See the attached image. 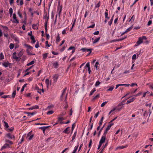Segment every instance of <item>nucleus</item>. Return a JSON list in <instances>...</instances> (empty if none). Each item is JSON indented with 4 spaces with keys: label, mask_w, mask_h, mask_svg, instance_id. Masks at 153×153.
Returning <instances> with one entry per match:
<instances>
[{
    "label": "nucleus",
    "mask_w": 153,
    "mask_h": 153,
    "mask_svg": "<svg viewBox=\"0 0 153 153\" xmlns=\"http://www.w3.org/2000/svg\"><path fill=\"white\" fill-rule=\"evenodd\" d=\"M100 83V82L99 81L95 83V86L96 87H97Z\"/></svg>",
    "instance_id": "nucleus-51"
},
{
    "label": "nucleus",
    "mask_w": 153,
    "mask_h": 153,
    "mask_svg": "<svg viewBox=\"0 0 153 153\" xmlns=\"http://www.w3.org/2000/svg\"><path fill=\"white\" fill-rule=\"evenodd\" d=\"M49 80L48 79H47L45 80V83L47 85V88H48L49 87Z\"/></svg>",
    "instance_id": "nucleus-20"
},
{
    "label": "nucleus",
    "mask_w": 153,
    "mask_h": 153,
    "mask_svg": "<svg viewBox=\"0 0 153 153\" xmlns=\"http://www.w3.org/2000/svg\"><path fill=\"white\" fill-rule=\"evenodd\" d=\"M39 108V107L37 105H36L28 108V109L29 110H31L34 109H38Z\"/></svg>",
    "instance_id": "nucleus-11"
},
{
    "label": "nucleus",
    "mask_w": 153,
    "mask_h": 153,
    "mask_svg": "<svg viewBox=\"0 0 153 153\" xmlns=\"http://www.w3.org/2000/svg\"><path fill=\"white\" fill-rule=\"evenodd\" d=\"M122 107H120V108H117V107L114 108L112 110H111L110 111L109 113L108 114L110 115L111 113H112V112H113V111H114L116 110H118L119 111L121 109H122Z\"/></svg>",
    "instance_id": "nucleus-7"
},
{
    "label": "nucleus",
    "mask_w": 153,
    "mask_h": 153,
    "mask_svg": "<svg viewBox=\"0 0 153 153\" xmlns=\"http://www.w3.org/2000/svg\"><path fill=\"white\" fill-rule=\"evenodd\" d=\"M136 57L137 56L136 55L134 54L132 56V59L133 60L136 59Z\"/></svg>",
    "instance_id": "nucleus-62"
},
{
    "label": "nucleus",
    "mask_w": 153,
    "mask_h": 153,
    "mask_svg": "<svg viewBox=\"0 0 153 153\" xmlns=\"http://www.w3.org/2000/svg\"><path fill=\"white\" fill-rule=\"evenodd\" d=\"M59 77V75L58 74H55L53 75V78L54 83H55L57 81Z\"/></svg>",
    "instance_id": "nucleus-3"
},
{
    "label": "nucleus",
    "mask_w": 153,
    "mask_h": 153,
    "mask_svg": "<svg viewBox=\"0 0 153 153\" xmlns=\"http://www.w3.org/2000/svg\"><path fill=\"white\" fill-rule=\"evenodd\" d=\"M60 40V37L59 36V34L57 35L56 39V41L57 43H58Z\"/></svg>",
    "instance_id": "nucleus-17"
},
{
    "label": "nucleus",
    "mask_w": 153,
    "mask_h": 153,
    "mask_svg": "<svg viewBox=\"0 0 153 153\" xmlns=\"http://www.w3.org/2000/svg\"><path fill=\"white\" fill-rule=\"evenodd\" d=\"M4 59V56L3 53L1 52L0 54V59L2 60Z\"/></svg>",
    "instance_id": "nucleus-27"
},
{
    "label": "nucleus",
    "mask_w": 153,
    "mask_h": 153,
    "mask_svg": "<svg viewBox=\"0 0 153 153\" xmlns=\"http://www.w3.org/2000/svg\"><path fill=\"white\" fill-rule=\"evenodd\" d=\"M9 62H4L2 63V65L5 67H8L9 64Z\"/></svg>",
    "instance_id": "nucleus-21"
},
{
    "label": "nucleus",
    "mask_w": 153,
    "mask_h": 153,
    "mask_svg": "<svg viewBox=\"0 0 153 153\" xmlns=\"http://www.w3.org/2000/svg\"><path fill=\"white\" fill-rule=\"evenodd\" d=\"M100 95L99 94H97L96 96H93V98L92 99V101H94L96 99L99 98L100 97Z\"/></svg>",
    "instance_id": "nucleus-18"
},
{
    "label": "nucleus",
    "mask_w": 153,
    "mask_h": 153,
    "mask_svg": "<svg viewBox=\"0 0 153 153\" xmlns=\"http://www.w3.org/2000/svg\"><path fill=\"white\" fill-rule=\"evenodd\" d=\"M76 132L75 131L74 132V133L72 137V138L71 141H73V140L75 139L76 137Z\"/></svg>",
    "instance_id": "nucleus-32"
},
{
    "label": "nucleus",
    "mask_w": 153,
    "mask_h": 153,
    "mask_svg": "<svg viewBox=\"0 0 153 153\" xmlns=\"http://www.w3.org/2000/svg\"><path fill=\"white\" fill-rule=\"evenodd\" d=\"M14 47V45L13 43H10L9 45V48L10 49H13Z\"/></svg>",
    "instance_id": "nucleus-35"
},
{
    "label": "nucleus",
    "mask_w": 153,
    "mask_h": 153,
    "mask_svg": "<svg viewBox=\"0 0 153 153\" xmlns=\"http://www.w3.org/2000/svg\"><path fill=\"white\" fill-rule=\"evenodd\" d=\"M76 19H74V21H73V23L72 24V28H73V27L74 26L75 23L76 22Z\"/></svg>",
    "instance_id": "nucleus-58"
},
{
    "label": "nucleus",
    "mask_w": 153,
    "mask_h": 153,
    "mask_svg": "<svg viewBox=\"0 0 153 153\" xmlns=\"http://www.w3.org/2000/svg\"><path fill=\"white\" fill-rule=\"evenodd\" d=\"M75 126V123H74L72 125V128H71V129H72L71 133H72L74 129Z\"/></svg>",
    "instance_id": "nucleus-47"
},
{
    "label": "nucleus",
    "mask_w": 153,
    "mask_h": 153,
    "mask_svg": "<svg viewBox=\"0 0 153 153\" xmlns=\"http://www.w3.org/2000/svg\"><path fill=\"white\" fill-rule=\"evenodd\" d=\"M9 144L7 143L5 144L4 145L1 147V150H2L3 149H5L7 147H9Z\"/></svg>",
    "instance_id": "nucleus-14"
},
{
    "label": "nucleus",
    "mask_w": 153,
    "mask_h": 153,
    "mask_svg": "<svg viewBox=\"0 0 153 153\" xmlns=\"http://www.w3.org/2000/svg\"><path fill=\"white\" fill-rule=\"evenodd\" d=\"M120 85V86H124L126 87H128L130 85L129 84H121Z\"/></svg>",
    "instance_id": "nucleus-42"
},
{
    "label": "nucleus",
    "mask_w": 153,
    "mask_h": 153,
    "mask_svg": "<svg viewBox=\"0 0 153 153\" xmlns=\"http://www.w3.org/2000/svg\"><path fill=\"white\" fill-rule=\"evenodd\" d=\"M6 136L9 138L11 139H14L15 138V137L14 135H12L10 133H7V134H6Z\"/></svg>",
    "instance_id": "nucleus-6"
},
{
    "label": "nucleus",
    "mask_w": 153,
    "mask_h": 153,
    "mask_svg": "<svg viewBox=\"0 0 153 153\" xmlns=\"http://www.w3.org/2000/svg\"><path fill=\"white\" fill-rule=\"evenodd\" d=\"M34 62H35L34 61H32L31 62L28 63L26 65L27 66H29L33 64L34 63Z\"/></svg>",
    "instance_id": "nucleus-25"
},
{
    "label": "nucleus",
    "mask_w": 153,
    "mask_h": 153,
    "mask_svg": "<svg viewBox=\"0 0 153 153\" xmlns=\"http://www.w3.org/2000/svg\"><path fill=\"white\" fill-rule=\"evenodd\" d=\"M16 94V90L13 91L12 94V97L14 98L15 97Z\"/></svg>",
    "instance_id": "nucleus-34"
},
{
    "label": "nucleus",
    "mask_w": 153,
    "mask_h": 153,
    "mask_svg": "<svg viewBox=\"0 0 153 153\" xmlns=\"http://www.w3.org/2000/svg\"><path fill=\"white\" fill-rule=\"evenodd\" d=\"M13 130H14L13 127H11V128H8L7 130V131H13Z\"/></svg>",
    "instance_id": "nucleus-57"
},
{
    "label": "nucleus",
    "mask_w": 153,
    "mask_h": 153,
    "mask_svg": "<svg viewBox=\"0 0 153 153\" xmlns=\"http://www.w3.org/2000/svg\"><path fill=\"white\" fill-rule=\"evenodd\" d=\"M134 15H133L131 17V19L129 21H131V22H134Z\"/></svg>",
    "instance_id": "nucleus-50"
},
{
    "label": "nucleus",
    "mask_w": 153,
    "mask_h": 153,
    "mask_svg": "<svg viewBox=\"0 0 153 153\" xmlns=\"http://www.w3.org/2000/svg\"><path fill=\"white\" fill-rule=\"evenodd\" d=\"M58 120L59 121H60V123L61 124H62L64 123L63 122H62V121L64 120H65V118L64 117H59L58 118Z\"/></svg>",
    "instance_id": "nucleus-13"
},
{
    "label": "nucleus",
    "mask_w": 153,
    "mask_h": 153,
    "mask_svg": "<svg viewBox=\"0 0 153 153\" xmlns=\"http://www.w3.org/2000/svg\"><path fill=\"white\" fill-rule=\"evenodd\" d=\"M25 46L27 48H28L29 49H30L31 50L33 49V47L32 46H31L29 45L28 44H25Z\"/></svg>",
    "instance_id": "nucleus-37"
},
{
    "label": "nucleus",
    "mask_w": 153,
    "mask_h": 153,
    "mask_svg": "<svg viewBox=\"0 0 153 153\" xmlns=\"http://www.w3.org/2000/svg\"><path fill=\"white\" fill-rule=\"evenodd\" d=\"M142 92H140L139 93H138L137 94L134 95V96H135V97H136L137 96H139V95H141L142 94Z\"/></svg>",
    "instance_id": "nucleus-60"
},
{
    "label": "nucleus",
    "mask_w": 153,
    "mask_h": 153,
    "mask_svg": "<svg viewBox=\"0 0 153 153\" xmlns=\"http://www.w3.org/2000/svg\"><path fill=\"white\" fill-rule=\"evenodd\" d=\"M105 139L106 136H102L100 142L102 143H103L105 142Z\"/></svg>",
    "instance_id": "nucleus-8"
},
{
    "label": "nucleus",
    "mask_w": 153,
    "mask_h": 153,
    "mask_svg": "<svg viewBox=\"0 0 153 153\" xmlns=\"http://www.w3.org/2000/svg\"><path fill=\"white\" fill-rule=\"evenodd\" d=\"M39 129H41L42 130L43 133L45 134V128H44V127H41L39 128Z\"/></svg>",
    "instance_id": "nucleus-46"
},
{
    "label": "nucleus",
    "mask_w": 153,
    "mask_h": 153,
    "mask_svg": "<svg viewBox=\"0 0 153 153\" xmlns=\"http://www.w3.org/2000/svg\"><path fill=\"white\" fill-rule=\"evenodd\" d=\"M18 14L20 18L22 19V14L21 13H20L19 10L18 12Z\"/></svg>",
    "instance_id": "nucleus-39"
},
{
    "label": "nucleus",
    "mask_w": 153,
    "mask_h": 153,
    "mask_svg": "<svg viewBox=\"0 0 153 153\" xmlns=\"http://www.w3.org/2000/svg\"><path fill=\"white\" fill-rule=\"evenodd\" d=\"M13 9L11 7L9 9V13L10 15H12L13 13Z\"/></svg>",
    "instance_id": "nucleus-40"
},
{
    "label": "nucleus",
    "mask_w": 153,
    "mask_h": 153,
    "mask_svg": "<svg viewBox=\"0 0 153 153\" xmlns=\"http://www.w3.org/2000/svg\"><path fill=\"white\" fill-rule=\"evenodd\" d=\"M4 127L6 128H8L9 127V126L8 124L6 122L4 121Z\"/></svg>",
    "instance_id": "nucleus-30"
},
{
    "label": "nucleus",
    "mask_w": 153,
    "mask_h": 153,
    "mask_svg": "<svg viewBox=\"0 0 153 153\" xmlns=\"http://www.w3.org/2000/svg\"><path fill=\"white\" fill-rule=\"evenodd\" d=\"M108 131V130H107L105 129L104 131V132L103 134V136H106V134H107Z\"/></svg>",
    "instance_id": "nucleus-59"
},
{
    "label": "nucleus",
    "mask_w": 153,
    "mask_h": 153,
    "mask_svg": "<svg viewBox=\"0 0 153 153\" xmlns=\"http://www.w3.org/2000/svg\"><path fill=\"white\" fill-rule=\"evenodd\" d=\"M33 136L34 135L33 134H32L30 136H29L28 138H27V139L28 140H30L32 139Z\"/></svg>",
    "instance_id": "nucleus-38"
},
{
    "label": "nucleus",
    "mask_w": 153,
    "mask_h": 153,
    "mask_svg": "<svg viewBox=\"0 0 153 153\" xmlns=\"http://www.w3.org/2000/svg\"><path fill=\"white\" fill-rule=\"evenodd\" d=\"M13 23H16L18 24L19 23V21L17 19H14L13 21Z\"/></svg>",
    "instance_id": "nucleus-41"
},
{
    "label": "nucleus",
    "mask_w": 153,
    "mask_h": 153,
    "mask_svg": "<svg viewBox=\"0 0 153 153\" xmlns=\"http://www.w3.org/2000/svg\"><path fill=\"white\" fill-rule=\"evenodd\" d=\"M104 118V116H102V117H101L100 120L99 122V125H100V126H101V125L102 124Z\"/></svg>",
    "instance_id": "nucleus-22"
},
{
    "label": "nucleus",
    "mask_w": 153,
    "mask_h": 153,
    "mask_svg": "<svg viewBox=\"0 0 153 153\" xmlns=\"http://www.w3.org/2000/svg\"><path fill=\"white\" fill-rule=\"evenodd\" d=\"M32 28L34 29H37L38 28V26L37 24H33L32 25Z\"/></svg>",
    "instance_id": "nucleus-26"
},
{
    "label": "nucleus",
    "mask_w": 153,
    "mask_h": 153,
    "mask_svg": "<svg viewBox=\"0 0 153 153\" xmlns=\"http://www.w3.org/2000/svg\"><path fill=\"white\" fill-rule=\"evenodd\" d=\"M69 130V127H68L65 128V129L64 131H63V133H65L66 134H69V132L68 131Z\"/></svg>",
    "instance_id": "nucleus-16"
},
{
    "label": "nucleus",
    "mask_w": 153,
    "mask_h": 153,
    "mask_svg": "<svg viewBox=\"0 0 153 153\" xmlns=\"http://www.w3.org/2000/svg\"><path fill=\"white\" fill-rule=\"evenodd\" d=\"M108 102V101H105L102 103L101 105V107H103L105 104H106Z\"/></svg>",
    "instance_id": "nucleus-52"
},
{
    "label": "nucleus",
    "mask_w": 153,
    "mask_h": 153,
    "mask_svg": "<svg viewBox=\"0 0 153 153\" xmlns=\"http://www.w3.org/2000/svg\"><path fill=\"white\" fill-rule=\"evenodd\" d=\"M74 49H75V47H73V46H71L69 48L68 50H73Z\"/></svg>",
    "instance_id": "nucleus-56"
},
{
    "label": "nucleus",
    "mask_w": 153,
    "mask_h": 153,
    "mask_svg": "<svg viewBox=\"0 0 153 153\" xmlns=\"http://www.w3.org/2000/svg\"><path fill=\"white\" fill-rule=\"evenodd\" d=\"M54 105H51L49 106H48L47 107V109H50L51 108L53 107Z\"/></svg>",
    "instance_id": "nucleus-53"
},
{
    "label": "nucleus",
    "mask_w": 153,
    "mask_h": 153,
    "mask_svg": "<svg viewBox=\"0 0 153 153\" xmlns=\"http://www.w3.org/2000/svg\"><path fill=\"white\" fill-rule=\"evenodd\" d=\"M53 112H54L53 111L51 110L48 111L47 112V114H52L53 113Z\"/></svg>",
    "instance_id": "nucleus-49"
},
{
    "label": "nucleus",
    "mask_w": 153,
    "mask_h": 153,
    "mask_svg": "<svg viewBox=\"0 0 153 153\" xmlns=\"http://www.w3.org/2000/svg\"><path fill=\"white\" fill-rule=\"evenodd\" d=\"M100 39V37H99L96 39L94 41H93V43L94 44H95L97 42H98Z\"/></svg>",
    "instance_id": "nucleus-19"
},
{
    "label": "nucleus",
    "mask_w": 153,
    "mask_h": 153,
    "mask_svg": "<svg viewBox=\"0 0 153 153\" xmlns=\"http://www.w3.org/2000/svg\"><path fill=\"white\" fill-rule=\"evenodd\" d=\"M105 125V124L102 127V128L100 129V131H99V132H98V136H99L100 135L101 133V132L102 131V130L104 128Z\"/></svg>",
    "instance_id": "nucleus-29"
},
{
    "label": "nucleus",
    "mask_w": 153,
    "mask_h": 153,
    "mask_svg": "<svg viewBox=\"0 0 153 153\" xmlns=\"http://www.w3.org/2000/svg\"><path fill=\"white\" fill-rule=\"evenodd\" d=\"M108 142H107L105 144V145H103L102 146V149H103V150H104V149L105 148V147L107 146L108 145Z\"/></svg>",
    "instance_id": "nucleus-48"
},
{
    "label": "nucleus",
    "mask_w": 153,
    "mask_h": 153,
    "mask_svg": "<svg viewBox=\"0 0 153 153\" xmlns=\"http://www.w3.org/2000/svg\"><path fill=\"white\" fill-rule=\"evenodd\" d=\"M126 36L124 38H122V39H114L112 41V42H115L116 41H122L124 39L126 38Z\"/></svg>",
    "instance_id": "nucleus-12"
},
{
    "label": "nucleus",
    "mask_w": 153,
    "mask_h": 153,
    "mask_svg": "<svg viewBox=\"0 0 153 153\" xmlns=\"http://www.w3.org/2000/svg\"><path fill=\"white\" fill-rule=\"evenodd\" d=\"M67 89V88H65L63 90V92L62 93V94H61V97H60V100L61 101H62L63 100V99L62 98L63 95H64L66 90Z\"/></svg>",
    "instance_id": "nucleus-10"
},
{
    "label": "nucleus",
    "mask_w": 153,
    "mask_h": 153,
    "mask_svg": "<svg viewBox=\"0 0 153 153\" xmlns=\"http://www.w3.org/2000/svg\"><path fill=\"white\" fill-rule=\"evenodd\" d=\"M47 20L45 22V29L46 31H47Z\"/></svg>",
    "instance_id": "nucleus-55"
},
{
    "label": "nucleus",
    "mask_w": 153,
    "mask_h": 153,
    "mask_svg": "<svg viewBox=\"0 0 153 153\" xmlns=\"http://www.w3.org/2000/svg\"><path fill=\"white\" fill-rule=\"evenodd\" d=\"M135 68H130L126 70L123 73V74H131L135 71Z\"/></svg>",
    "instance_id": "nucleus-2"
},
{
    "label": "nucleus",
    "mask_w": 153,
    "mask_h": 153,
    "mask_svg": "<svg viewBox=\"0 0 153 153\" xmlns=\"http://www.w3.org/2000/svg\"><path fill=\"white\" fill-rule=\"evenodd\" d=\"M14 40L15 42H16L17 43H19V39L18 37H15L14 38Z\"/></svg>",
    "instance_id": "nucleus-43"
},
{
    "label": "nucleus",
    "mask_w": 153,
    "mask_h": 153,
    "mask_svg": "<svg viewBox=\"0 0 153 153\" xmlns=\"http://www.w3.org/2000/svg\"><path fill=\"white\" fill-rule=\"evenodd\" d=\"M48 54L47 53H45L43 54V58L44 59H46L47 57Z\"/></svg>",
    "instance_id": "nucleus-64"
},
{
    "label": "nucleus",
    "mask_w": 153,
    "mask_h": 153,
    "mask_svg": "<svg viewBox=\"0 0 153 153\" xmlns=\"http://www.w3.org/2000/svg\"><path fill=\"white\" fill-rule=\"evenodd\" d=\"M81 50L83 52H85V51H90L89 54L91 53V52L92 49H88L86 48H82L81 49Z\"/></svg>",
    "instance_id": "nucleus-4"
},
{
    "label": "nucleus",
    "mask_w": 153,
    "mask_h": 153,
    "mask_svg": "<svg viewBox=\"0 0 153 153\" xmlns=\"http://www.w3.org/2000/svg\"><path fill=\"white\" fill-rule=\"evenodd\" d=\"M92 143V140L91 139H90V140L89 143L88 145V147L89 148H91V145Z\"/></svg>",
    "instance_id": "nucleus-54"
},
{
    "label": "nucleus",
    "mask_w": 153,
    "mask_h": 153,
    "mask_svg": "<svg viewBox=\"0 0 153 153\" xmlns=\"http://www.w3.org/2000/svg\"><path fill=\"white\" fill-rule=\"evenodd\" d=\"M152 23V21L149 20L148 22L147 25L148 26H150Z\"/></svg>",
    "instance_id": "nucleus-63"
},
{
    "label": "nucleus",
    "mask_w": 153,
    "mask_h": 153,
    "mask_svg": "<svg viewBox=\"0 0 153 153\" xmlns=\"http://www.w3.org/2000/svg\"><path fill=\"white\" fill-rule=\"evenodd\" d=\"M147 38L146 36H143L142 37H140L138 38V41L137 42L135 46H137L143 42V40H146Z\"/></svg>",
    "instance_id": "nucleus-1"
},
{
    "label": "nucleus",
    "mask_w": 153,
    "mask_h": 153,
    "mask_svg": "<svg viewBox=\"0 0 153 153\" xmlns=\"http://www.w3.org/2000/svg\"><path fill=\"white\" fill-rule=\"evenodd\" d=\"M108 16V10L107 9L105 10V19H109V17Z\"/></svg>",
    "instance_id": "nucleus-15"
},
{
    "label": "nucleus",
    "mask_w": 153,
    "mask_h": 153,
    "mask_svg": "<svg viewBox=\"0 0 153 153\" xmlns=\"http://www.w3.org/2000/svg\"><path fill=\"white\" fill-rule=\"evenodd\" d=\"M132 28V27H131L127 29L125 31L126 32V33H127V32L130 31L131 30Z\"/></svg>",
    "instance_id": "nucleus-36"
},
{
    "label": "nucleus",
    "mask_w": 153,
    "mask_h": 153,
    "mask_svg": "<svg viewBox=\"0 0 153 153\" xmlns=\"http://www.w3.org/2000/svg\"><path fill=\"white\" fill-rule=\"evenodd\" d=\"M109 88L107 90V91H112L113 90V89L114 88V87L113 85H112L111 87H109Z\"/></svg>",
    "instance_id": "nucleus-28"
},
{
    "label": "nucleus",
    "mask_w": 153,
    "mask_h": 153,
    "mask_svg": "<svg viewBox=\"0 0 153 153\" xmlns=\"http://www.w3.org/2000/svg\"><path fill=\"white\" fill-rule=\"evenodd\" d=\"M135 98L134 97H132L131 99H130L129 100H127V102H126V104H128L131 102H133L135 100Z\"/></svg>",
    "instance_id": "nucleus-9"
},
{
    "label": "nucleus",
    "mask_w": 153,
    "mask_h": 153,
    "mask_svg": "<svg viewBox=\"0 0 153 153\" xmlns=\"http://www.w3.org/2000/svg\"><path fill=\"white\" fill-rule=\"evenodd\" d=\"M95 91H96V89H95V88H94L93 90H92V91H91L90 92V93L89 94V96H90L92 95L93 94V93Z\"/></svg>",
    "instance_id": "nucleus-33"
},
{
    "label": "nucleus",
    "mask_w": 153,
    "mask_h": 153,
    "mask_svg": "<svg viewBox=\"0 0 153 153\" xmlns=\"http://www.w3.org/2000/svg\"><path fill=\"white\" fill-rule=\"evenodd\" d=\"M124 101H122V102H120L118 105H117V108H119V107H120V106H122L123 105H124Z\"/></svg>",
    "instance_id": "nucleus-24"
},
{
    "label": "nucleus",
    "mask_w": 153,
    "mask_h": 153,
    "mask_svg": "<svg viewBox=\"0 0 153 153\" xmlns=\"http://www.w3.org/2000/svg\"><path fill=\"white\" fill-rule=\"evenodd\" d=\"M53 66L54 67H56L58 66V62H55L53 63Z\"/></svg>",
    "instance_id": "nucleus-31"
},
{
    "label": "nucleus",
    "mask_w": 153,
    "mask_h": 153,
    "mask_svg": "<svg viewBox=\"0 0 153 153\" xmlns=\"http://www.w3.org/2000/svg\"><path fill=\"white\" fill-rule=\"evenodd\" d=\"M113 125H114V123H111L107 127L106 129L108 131L110 129V128L111 127V126H113Z\"/></svg>",
    "instance_id": "nucleus-23"
},
{
    "label": "nucleus",
    "mask_w": 153,
    "mask_h": 153,
    "mask_svg": "<svg viewBox=\"0 0 153 153\" xmlns=\"http://www.w3.org/2000/svg\"><path fill=\"white\" fill-rule=\"evenodd\" d=\"M16 3L18 5L22 6L23 4V0H16Z\"/></svg>",
    "instance_id": "nucleus-5"
},
{
    "label": "nucleus",
    "mask_w": 153,
    "mask_h": 153,
    "mask_svg": "<svg viewBox=\"0 0 153 153\" xmlns=\"http://www.w3.org/2000/svg\"><path fill=\"white\" fill-rule=\"evenodd\" d=\"M62 6H61L60 7H58V10H57V11H62Z\"/></svg>",
    "instance_id": "nucleus-45"
},
{
    "label": "nucleus",
    "mask_w": 153,
    "mask_h": 153,
    "mask_svg": "<svg viewBox=\"0 0 153 153\" xmlns=\"http://www.w3.org/2000/svg\"><path fill=\"white\" fill-rule=\"evenodd\" d=\"M32 131H31L30 132H29L27 134V137H26V138H28L29 136H30L31 135V132Z\"/></svg>",
    "instance_id": "nucleus-61"
},
{
    "label": "nucleus",
    "mask_w": 153,
    "mask_h": 153,
    "mask_svg": "<svg viewBox=\"0 0 153 153\" xmlns=\"http://www.w3.org/2000/svg\"><path fill=\"white\" fill-rule=\"evenodd\" d=\"M127 146H120L118 147L117 148V149H123L124 148H126V147Z\"/></svg>",
    "instance_id": "nucleus-44"
}]
</instances>
